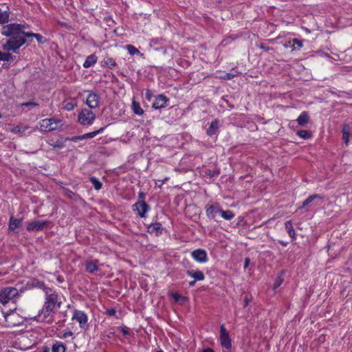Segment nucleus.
Listing matches in <instances>:
<instances>
[{
  "mask_svg": "<svg viewBox=\"0 0 352 352\" xmlns=\"http://www.w3.org/2000/svg\"><path fill=\"white\" fill-rule=\"evenodd\" d=\"M19 295V291L14 287H6L0 290V305H6Z\"/></svg>",
  "mask_w": 352,
  "mask_h": 352,
  "instance_id": "nucleus-5",
  "label": "nucleus"
},
{
  "mask_svg": "<svg viewBox=\"0 0 352 352\" xmlns=\"http://www.w3.org/2000/svg\"><path fill=\"white\" fill-rule=\"evenodd\" d=\"M10 221H12V220H15V219L13 218V217H12V216H11V217H10Z\"/></svg>",
  "mask_w": 352,
  "mask_h": 352,
  "instance_id": "nucleus-64",
  "label": "nucleus"
},
{
  "mask_svg": "<svg viewBox=\"0 0 352 352\" xmlns=\"http://www.w3.org/2000/svg\"><path fill=\"white\" fill-rule=\"evenodd\" d=\"M24 107H38V104L34 102H27L22 104Z\"/></svg>",
  "mask_w": 352,
  "mask_h": 352,
  "instance_id": "nucleus-47",
  "label": "nucleus"
},
{
  "mask_svg": "<svg viewBox=\"0 0 352 352\" xmlns=\"http://www.w3.org/2000/svg\"><path fill=\"white\" fill-rule=\"evenodd\" d=\"M97 62V57L95 54L89 55V67L92 66Z\"/></svg>",
  "mask_w": 352,
  "mask_h": 352,
  "instance_id": "nucleus-43",
  "label": "nucleus"
},
{
  "mask_svg": "<svg viewBox=\"0 0 352 352\" xmlns=\"http://www.w3.org/2000/svg\"><path fill=\"white\" fill-rule=\"evenodd\" d=\"M60 121L56 120L53 118H45L39 122L40 130L44 132H49L58 129L60 126Z\"/></svg>",
  "mask_w": 352,
  "mask_h": 352,
  "instance_id": "nucleus-6",
  "label": "nucleus"
},
{
  "mask_svg": "<svg viewBox=\"0 0 352 352\" xmlns=\"http://www.w3.org/2000/svg\"><path fill=\"white\" fill-rule=\"evenodd\" d=\"M33 285L36 287L41 288L44 290V288L46 287L43 282L40 281L38 280H33Z\"/></svg>",
  "mask_w": 352,
  "mask_h": 352,
  "instance_id": "nucleus-36",
  "label": "nucleus"
},
{
  "mask_svg": "<svg viewBox=\"0 0 352 352\" xmlns=\"http://www.w3.org/2000/svg\"><path fill=\"white\" fill-rule=\"evenodd\" d=\"M173 298L175 300H179V296L177 294H175L173 296Z\"/></svg>",
  "mask_w": 352,
  "mask_h": 352,
  "instance_id": "nucleus-59",
  "label": "nucleus"
},
{
  "mask_svg": "<svg viewBox=\"0 0 352 352\" xmlns=\"http://www.w3.org/2000/svg\"><path fill=\"white\" fill-rule=\"evenodd\" d=\"M63 109L67 111H72L74 109L75 107L77 106V102L76 99L67 98L65 99L63 102Z\"/></svg>",
  "mask_w": 352,
  "mask_h": 352,
  "instance_id": "nucleus-19",
  "label": "nucleus"
},
{
  "mask_svg": "<svg viewBox=\"0 0 352 352\" xmlns=\"http://www.w3.org/2000/svg\"><path fill=\"white\" fill-rule=\"evenodd\" d=\"M324 196L319 194H314L309 196L303 201L298 209L301 210L305 208L307 210H311L318 207H320L324 203Z\"/></svg>",
  "mask_w": 352,
  "mask_h": 352,
  "instance_id": "nucleus-4",
  "label": "nucleus"
},
{
  "mask_svg": "<svg viewBox=\"0 0 352 352\" xmlns=\"http://www.w3.org/2000/svg\"><path fill=\"white\" fill-rule=\"evenodd\" d=\"M104 20L109 27H112L115 23L114 21L111 17H106Z\"/></svg>",
  "mask_w": 352,
  "mask_h": 352,
  "instance_id": "nucleus-48",
  "label": "nucleus"
},
{
  "mask_svg": "<svg viewBox=\"0 0 352 352\" xmlns=\"http://www.w3.org/2000/svg\"><path fill=\"white\" fill-rule=\"evenodd\" d=\"M24 28L25 25L19 23H10L2 27L1 34L10 37L4 49L8 52H16L26 43L27 32L24 31Z\"/></svg>",
  "mask_w": 352,
  "mask_h": 352,
  "instance_id": "nucleus-1",
  "label": "nucleus"
},
{
  "mask_svg": "<svg viewBox=\"0 0 352 352\" xmlns=\"http://www.w3.org/2000/svg\"><path fill=\"white\" fill-rule=\"evenodd\" d=\"M191 255L192 257L199 263H206L208 261L207 253L204 250H195L192 252Z\"/></svg>",
  "mask_w": 352,
  "mask_h": 352,
  "instance_id": "nucleus-11",
  "label": "nucleus"
},
{
  "mask_svg": "<svg viewBox=\"0 0 352 352\" xmlns=\"http://www.w3.org/2000/svg\"><path fill=\"white\" fill-rule=\"evenodd\" d=\"M83 66L85 67V68H87L88 67V57H87L83 63Z\"/></svg>",
  "mask_w": 352,
  "mask_h": 352,
  "instance_id": "nucleus-56",
  "label": "nucleus"
},
{
  "mask_svg": "<svg viewBox=\"0 0 352 352\" xmlns=\"http://www.w3.org/2000/svg\"><path fill=\"white\" fill-rule=\"evenodd\" d=\"M104 128L102 127V128L99 129L98 130H96V131H94L92 132H89V139L96 137L98 134L102 133L104 131Z\"/></svg>",
  "mask_w": 352,
  "mask_h": 352,
  "instance_id": "nucleus-37",
  "label": "nucleus"
},
{
  "mask_svg": "<svg viewBox=\"0 0 352 352\" xmlns=\"http://www.w3.org/2000/svg\"><path fill=\"white\" fill-rule=\"evenodd\" d=\"M351 135H350V134L342 133V140L346 146L349 145V138H350Z\"/></svg>",
  "mask_w": 352,
  "mask_h": 352,
  "instance_id": "nucleus-41",
  "label": "nucleus"
},
{
  "mask_svg": "<svg viewBox=\"0 0 352 352\" xmlns=\"http://www.w3.org/2000/svg\"><path fill=\"white\" fill-rule=\"evenodd\" d=\"M206 214L209 219L221 217L225 220H230L234 217V214L230 210H223L218 202L210 201L205 206Z\"/></svg>",
  "mask_w": 352,
  "mask_h": 352,
  "instance_id": "nucleus-3",
  "label": "nucleus"
},
{
  "mask_svg": "<svg viewBox=\"0 0 352 352\" xmlns=\"http://www.w3.org/2000/svg\"><path fill=\"white\" fill-rule=\"evenodd\" d=\"M280 243L283 245H284V246H286V245H287V243H285V242H283V241H280Z\"/></svg>",
  "mask_w": 352,
  "mask_h": 352,
  "instance_id": "nucleus-62",
  "label": "nucleus"
},
{
  "mask_svg": "<svg viewBox=\"0 0 352 352\" xmlns=\"http://www.w3.org/2000/svg\"><path fill=\"white\" fill-rule=\"evenodd\" d=\"M285 228L287 230V232L289 235V236L292 239H295V231L293 228L292 221H286L285 223Z\"/></svg>",
  "mask_w": 352,
  "mask_h": 352,
  "instance_id": "nucleus-30",
  "label": "nucleus"
},
{
  "mask_svg": "<svg viewBox=\"0 0 352 352\" xmlns=\"http://www.w3.org/2000/svg\"><path fill=\"white\" fill-rule=\"evenodd\" d=\"M293 44V42H292V40L286 42L285 44H283V46L285 47V48H291V51L292 52H294L296 48L294 47V45H292Z\"/></svg>",
  "mask_w": 352,
  "mask_h": 352,
  "instance_id": "nucleus-42",
  "label": "nucleus"
},
{
  "mask_svg": "<svg viewBox=\"0 0 352 352\" xmlns=\"http://www.w3.org/2000/svg\"><path fill=\"white\" fill-rule=\"evenodd\" d=\"M119 329L124 336H128L129 334V329L126 327H120Z\"/></svg>",
  "mask_w": 352,
  "mask_h": 352,
  "instance_id": "nucleus-49",
  "label": "nucleus"
},
{
  "mask_svg": "<svg viewBox=\"0 0 352 352\" xmlns=\"http://www.w3.org/2000/svg\"><path fill=\"white\" fill-rule=\"evenodd\" d=\"M309 120V117L307 111H302L298 117L296 121L298 125L304 126Z\"/></svg>",
  "mask_w": 352,
  "mask_h": 352,
  "instance_id": "nucleus-20",
  "label": "nucleus"
},
{
  "mask_svg": "<svg viewBox=\"0 0 352 352\" xmlns=\"http://www.w3.org/2000/svg\"><path fill=\"white\" fill-rule=\"evenodd\" d=\"M72 320H76L80 327H83L86 324L87 316L83 311L76 310L73 314Z\"/></svg>",
  "mask_w": 352,
  "mask_h": 352,
  "instance_id": "nucleus-14",
  "label": "nucleus"
},
{
  "mask_svg": "<svg viewBox=\"0 0 352 352\" xmlns=\"http://www.w3.org/2000/svg\"><path fill=\"white\" fill-rule=\"evenodd\" d=\"M235 76L234 74L227 73L221 78L223 80H232Z\"/></svg>",
  "mask_w": 352,
  "mask_h": 352,
  "instance_id": "nucleus-46",
  "label": "nucleus"
},
{
  "mask_svg": "<svg viewBox=\"0 0 352 352\" xmlns=\"http://www.w3.org/2000/svg\"><path fill=\"white\" fill-rule=\"evenodd\" d=\"M186 274L194 278L195 280H204L205 278V276H204V274L203 273V272L200 271V270H188L186 271Z\"/></svg>",
  "mask_w": 352,
  "mask_h": 352,
  "instance_id": "nucleus-15",
  "label": "nucleus"
},
{
  "mask_svg": "<svg viewBox=\"0 0 352 352\" xmlns=\"http://www.w3.org/2000/svg\"><path fill=\"white\" fill-rule=\"evenodd\" d=\"M116 60L111 57H107L104 60V65L109 69H113L116 66Z\"/></svg>",
  "mask_w": 352,
  "mask_h": 352,
  "instance_id": "nucleus-27",
  "label": "nucleus"
},
{
  "mask_svg": "<svg viewBox=\"0 0 352 352\" xmlns=\"http://www.w3.org/2000/svg\"><path fill=\"white\" fill-rule=\"evenodd\" d=\"M44 292L45 294V301L41 313L45 318H47L54 309L60 307L61 301L57 293L52 292V289L45 287Z\"/></svg>",
  "mask_w": 352,
  "mask_h": 352,
  "instance_id": "nucleus-2",
  "label": "nucleus"
},
{
  "mask_svg": "<svg viewBox=\"0 0 352 352\" xmlns=\"http://www.w3.org/2000/svg\"><path fill=\"white\" fill-rule=\"evenodd\" d=\"M249 302H250V298H248V296L246 295L245 296V298H244V307H246L248 306V305L249 304Z\"/></svg>",
  "mask_w": 352,
  "mask_h": 352,
  "instance_id": "nucleus-54",
  "label": "nucleus"
},
{
  "mask_svg": "<svg viewBox=\"0 0 352 352\" xmlns=\"http://www.w3.org/2000/svg\"><path fill=\"white\" fill-rule=\"evenodd\" d=\"M63 194L69 199H73L75 196V194L72 191L65 188L63 189Z\"/></svg>",
  "mask_w": 352,
  "mask_h": 352,
  "instance_id": "nucleus-38",
  "label": "nucleus"
},
{
  "mask_svg": "<svg viewBox=\"0 0 352 352\" xmlns=\"http://www.w3.org/2000/svg\"><path fill=\"white\" fill-rule=\"evenodd\" d=\"M84 102L88 105V98H87L85 100H84Z\"/></svg>",
  "mask_w": 352,
  "mask_h": 352,
  "instance_id": "nucleus-61",
  "label": "nucleus"
},
{
  "mask_svg": "<svg viewBox=\"0 0 352 352\" xmlns=\"http://www.w3.org/2000/svg\"><path fill=\"white\" fill-rule=\"evenodd\" d=\"M10 8L6 4L0 5V23H8L10 18Z\"/></svg>",
  "mask_w": 352,
  "mask_h": 352,
  "instance_id": "nucleus-12",
  "label": "nucleus"
},
{
  "mask_svg": "<svg viewBox=\"0 0 352 352\" xmlns=\"http://www.w3.org/2000/svg\"><path fill=\"white\" fill-rule=\"evenodd\" d=\"M138 197H139V200L144 201L145 197H146V195L143 192H140Z\"/></svg>",
  "mask_w": 352,
  "mask_h": 352,
  "instance_id": "nucleus-51",
  "label": "nucleus"
},
{
  "mask_svg": "<svg viewBox=\"0 0 352 352\" xmlns=\"http://www.w3.org/2000/svg\"><path fill=\"white\" fill-rule=\"evenodd\" d=\"M292 42H293L292 45L294 46L295 45H296L298 50L303 47V40H299L295 38L292 39Z\"/></svg>",
  "mask_w": 352,
  "mask_h": 352,
  "instance_id": "nucleus-35",
  "label": "nucleus"
},
{
  "mask_svg": "<svg viewBox=\"0 0 352 352\" xmlns=\"http://www.w3.org/2000/svg\"><path fill=\"white\" fill-rule=\"evenodd\" d=\"M95 114H94L91 111H89V124L91 123V120L95 119Z\"/></svg>",
  "mask_w": 352,
  "mask_h": 352,
  "instance_id": "nucleus-53",
  "label": "nucleus"
},
{
  "mask_svg": "<svg viewBox=\"0 0 352 352\" xmlns=\"http://www.w3.org/2000/svg\"><path fill=\"white\" fill-rule=\"evenodd\" d=\"M283 283V279L280 277H277L274 284V289L278 287Z\"/></svg>",
  "mask_w": 352,
  "mask_h": 352,
  "instance_id": "nucleus-45",
  "label": "nucleus"
},
{
  "mask_svg": "<svg viewBox=\"0 0 352 352\" xmlns=\"http://www.w3.org/2000/svg\"><path fill=\"white\" fill-rule=\"evenodd\" d=\"M220 341L221 345L223 348L227 350H230L232 348V342L230 338L229 332L225 328L223 324L220 327Z\"/></svg>",
  "mask_w": 352,
  "mask_h": 352,
  "instance_id": "nucleus-8",
  "label": "nucleus"
},
{
  "mask_svg": "<svg viewBox=\"0 0 352 352\" xmlns=\"http://www.w3.org/2000/svg\"><path fill=\"white\" fill-rule=\"evenodd\" d=\"M202 352H214V351L211 348L204 349Z\"/></svg>",
  "mask_w": 352,
  "mask_h": 352,
  "instance_id": "nucleus-55",
  "label": "nucleus"
},
{
  "mask_svg": "<svg viewBox=\"0 0 352 352\" xmlns=\"http://www.w3.org/2000/svg\"><path fill=\"white\" fill-rule=\"evenodd\" d=\"M342 133L352 135V125L351 124H344L342 126Z\"/></svg>",
  "mask_w": 352,
  "mask_h": 352,
  "instance_id": "nucleus-33",
  "label": "nucleus"
},
{
  "mask_svg": "<svg viewBox=\"0 0 352 352\" xmlns=\"http://www.w3.org/2000/svg\"><path fill=\"white\" fill-rule=\"evenodd\" d=\"M6 326L9 327H15L21 323V319L17 314L10 310L9 312L3 313Z\"/></svg>",
  "mask_w": 352,
  "mask_h": 352,
  "instance_id": "nucleus-7",
  "label": "nucleus"
},
{
  "mask_svg": "<svg viewBox=\"0 0 352 352\" xmlns=\"http://www.w3.org/2000/svg\"><path fill=\"white\" fill-rule=\"evenodd\" d=\"M78 122L82 124H88V110L84 109L78 115Z\"/></svg>",
  "mask_w": 352,
  "mask_h": 352,
  "instance_id": "nucleus-23",
  "label": "nucleus"
},
{
  "mask_svg": "<svg viewBox=\"0 0 352 352\" xmlns=\"http://www.w3.org/2000/svg\"><path fill=\"white\" fill-rule=\"evenodd\" d=\"M66 346L60 341H56L52 347V352H65Z\"/></svg>",
  "mask_w": 352,
  "mask_h": 352,
  "instance_id": "nucleus-21",
  "label": "nucleus"
},
{
  "mask_svg": "<svg viewBox=\"0 0 352 352\" xmlns=\"http://www.w3.org/2000/svg\"><path fill=\"white\" fill-rule=\"evenodd\" d=\"M28 129V126L23 125H17L11 129V132L14 134H22Z\"/></svg>",
  "mask_w": 352,
  "mask_h": 352,
  "instance_id": "nucleus-26",
  "label": "nucleus"
},
{
  "mask_svg": "<svg viewBox=\"0 0 352 352\" xmlns=\"http://www.w3.org/2000/svg\"><path fill=\"white\" fill-rule=\"evenodd\" d=\"M126 49L127 50L128 52L130 55H135V54H141L143 55V54L140 53V51L133 45H127L126 46Z\"/></svg>",
  "mask_w": 352,
  "mask_h": 352,
  "instance_id": "nucleus-31",
  "label": "nucleus"
},
{
  "mask_svg": "<svg viewBox=\"0 0 352 352\" xmlns=\"http://www.w3.org/2000/svg\"><path fill=\"white\" fill-rule=\"evenodd\" d=\"M89 182L93 184L96 190H100L102 187V182L95 177H89Z\"/></svg>",
  "mask_w": 352,
  "mask_h": 352,
  "instance_id": "nucleus-28",
  "label": "nucleus"
},
{
  "mask_svg": "<svg viewBox=\"0 0 352 352\" xmlns=\"http://www.w3.org/2000/svg\"><path fill=\"white\" fill-rule=\"evenodd\" d=\"M106 313L109 316H114L116 314V311L115 309L111 308V309H107Z\"/></svg>",
  "mask_w": 352,
  "mask_h": 352,
  "instance_id": "nucleus-50",
  "label": "nucleus"
},
{
  "mask_svg": "<svg viewBox=\"0 0 352 352\" xmlns=\"http://www.w3.org/2000/svg\"><path fill=\"white\" fill-rule=\"evenodd\" d=\"M131 108L135 114L138 115V116L143 115L144 110L140 107V104L138 102H137L135 100H133L132 104H131Z\"/></svg>",
  "mask_w": 352,
  "mask_h": 352,
  "instance_id": "nucleus-25",
  "label": "nucleus"
},
{
  "mask_svg": "<svg viewBox=\"0 0 352 352\" xmlns=\"http://www.w3.org/2000/svg\"><path fill=\"white\" fill-rule=\"evenodd\" d=\"M86 270H88V263L85 264Z\"/></svg>",
  "mask_w": 352,
  "mask_h": 352,
  "instance_id": "nucleus-63",
  "label": "nucleus"
},
{
  "mask_svg": "<svg viewBox=\"0 0 352 352\" xmlns=\"http://www.w3.org/2000/svg\"><path fill=\"white\" fill-rule=\"evenodd\" d=\"M25 36H27V38L34 37L36 39L38 43L39 44H43L47 41L43 35L37 33L27 32V34H25Z\"/></svg>",
  "mask_w": 352,
  "mask_h": 352,
  "instance_id": "nucleus-22",
  "label": "nucleus"
},
{
  "mask_svg": "<svg viewBox=\"0 0 352 352\" xmlns=\"http://www.w3.org/2000/svg\"><path fill=\"white\" fill-rule=\"evenodd\" d=\"M169 102V98L164 94L157 95L152 104V107L155 109H161L166 107Z\"/></svg>",
  "mask_w": 352,
  "mask_h": 352,
  "instance_id": "nucleus-10",
  "label": "nucleus"
},
{
  "mask_svg": "<svg viewBox=\"0 0 352 352\" xmlns=\"http://www.w3.org/2000/svg\"><path fill=\"white\" fill-rule=\"evenodd\" d=\"M168 180V177H165L164 179L162 180L161 185L159 186L160 188L162 187V186L165 184Z\"/></svg>",
  "mask_w": 352,
  "mask_h": 352,
  "instance_id": "nucleus-57",
  "label": "nucleus"
},
{
  "mask_svg": "<svg viewBox=\"0 0 352 352\" xmlns=\"http://www.w3.org/2000/svg\"><path fill=\"white\" fill-rule=\"evenodd\" d=\"M145 98L148 101H151L153 98V93L150 89H147L145 92Z\"/></svg>",
  "mask_w": 352,
  "mask_h": 352,
  "instance_id": "nucleus-44",
  "label": "nucleus"
},
{
  "mask_svg": "<svg viewBox=\"0 0 352 352\" xmlns=\"http://www.w3.org/2000/svg\"><path fill=\"white\" fill-rule=\"evenodd\" d=\"M16 58L15 56L12 55L8 52H4L0 51V60L6 61L8 63H11L14 61Z\"/></svg>",
  "mask_w": 352,
  "mask_h": 352,
  "instance_id": "nucleus-24",
  "label": "nucleus"
},
{
  "mask_svg": "<svg viewBox=\"0 0 352 352\" xmlns=\"http://www.w3.org/2000/svg\"><path fill=\"white\" fill-rule=\"evenodd\" d=\"M150 207L145 201L139 200L133 205V210L137 211L140 217L144 218L145 214L149 210Z\"/></svg>",
  "mask_w": 352,
  "mask_h": 352,
  "instance_id": "nucleus-9",
  "label": "nucleus"
},
{
  "mask_svg": "<svg viewBox=\"0 0 352 352\" xmlns=\"http://www.w3.org/2000/svg\"><path fill=\"white\" fill-rule=\"evenodd\" d=\"M219 122L217 119H215L211 122L210 126L206 131L208 135L212 136L216 134L219 128Z\"/></svg>",
  "mask_w": 352,
  "mask_h": 352,
  "instance_id": "nucleus-18",
  "label": "nucleus"
},
{
  "mask_svg": "<svg viewBox=\"0 0 352 352\" xmlns=\"http://www.w3.org/2000/svg\"><path fill=\"white\" fill-rule=\"evenodd\" d=\"M47 221H32L30 223L28 226L27 229L28 230H42L44 226L46 225V223Z\"/></svg>",
  "mask_w": 352,
  "mask_h": 352,
  "instance_id": "nucleus-17",
  "label": "nucleus"
},
{
  "mask_svg": "<svg viewBox=\"0 0 352 352\" xmlns=\"http://www.w3.org/2000/svg\"><path fill=\"white\" fill-rule=\"evenodd\" d=\"M196 281H197V280H194L190 281V282L189 283V286H190V287H193V286H195V282H196Z\"/></svg>",
  "mask_w": 352,
  "mask_h": 352,
  "instance_id": "nucleus-58",
  "label": "nucleus"
},
{
  "mask_svg": "<svg viewBox=\"0 0 352 352\" xmlns=\"http://www.w3.org/2000/svg\"><path fill=\"white\" fill-rule=\"evenodd\" d=\"M296 135L304 140L309 139L311 137V132L307 130H299L296 132Z\"/></svg>",
  "mask_w": 352,
  "mask_h": 352,
  "instance_id": "nucleus-29",
  "label": "nucleus"
},
{
  "mask_svg": "<svg viewBox=\"0 0 352 352\" xmlns=\"http://www.w3.org/2000/svg\"><path fill=\"white\" fill-rule=\"evenodd\" d=\"M147 226V232L151 234H155L156 236L162 234L163 228L162 227V224L159 222L151 223Z\"/></svg>",
  "mask_w": 352,
  "mask_h": 352,
  "instance_id": "nucleus-13",
  "label": "nucleus"
},
{
  "mask_svg": "<svg viewBox=\"0 0 352 352\" xmlns=\"http://www.w3.org/2000/svg\"><path fill=\"white\" fill-rule=\"evenodd\" d=\"M73 336V333L70 331H66V332H63V333H61L58 337L60 338H62V339H65V338H67L69 337H72Z\"/></svg>",
  "mask_w": 352,
  "mask_h": 352,
  "instance_id": "nucleus-39",
  "label": "nucleus"
},
{
  "mask_svg": "<svg viewBox=\"0 0 352 352\" xmlns=\"http://www.w3.org/2000/svg\"><path fill=\"white\" fill-rule=\"evenodd\" d=\"M98 270V266L95 263L89 262V273H94Z\"/></svg>",
  "mask_w": 352,
  "mask_h": 352,
  "instance_id": "nucleus-40",
  "label": "nucleus"
},
{
  "mask_svg": "<svg viewBox=\"0 0 352 352\" xmlns=\"http://www.w3.org/2000/svg\"><path fill=\"white\" fill-rule=\"evenodd\" d=\"M21 225V221H10L9 230L13 232H17L16 229Z\"/></svg>",
  "mask_w": 352,
  "mask_h": 352,
  "instance_id": "nucleus-32",
  "label": "nucleus"
},
{
  "mask_svg": "<svg viewBox=\"0 0 352 352\" xmlns=\"http://www.w3.org/2000/svg\"><path fill=\"white\" fill-rule=\"evenodd\" d=\"M250 263V258H245L244 261V268H247Z\"/></svg>",
  "mask_w": 352,
  "mask_h": 352,
  "instance_id": "nucleus-52",
  "label": "nucleus"
},
{
  "mask_svg": "<svg viewBox=\"0 0 352 352\" xmlns=\"http://www.w3.org/2000/svg\"><path fill=\"white\" fill-rule=\"evenodd\" d=\"M43 352H50V349L48 347H45Z\"/></svg>",
  "mask_w": 352,
  "mask_h": 352,
  "instance_id": "nucleus-60",
  "label": "nucleus"
},
{
  "mask_svg": "<svg viewBox=\"0 0 352 352\" xmlns=\"http://www.w3.org/2000/svg\"><path fill=\"white\" fill-rule=\"evenodd\" d=\"M100 103V96L95 94L89 92V109H95L98 107Z\"/></svg>",
  "mask_w": 352,
  "mask_h": 352,
  "instance_id": "nucleus-16",
  "label": "nucleus"
},
{
  "mask_svg": "<svg viewBox=\"0 0 352 352\" xmlns=\"http://www.w3.org/2000/svg\"><path fill=\"white\" fill-rule=\"evenodd\" d=\"M87 138H88V133H85L82 135L73 136L71 138L70 140L72 142H77L80 140H82L84 139H87Z\"/></svg>",
  "mask_w": 352,
  "mask_h": 352,
  "instance_id": "nucleus-34",
  "label": "nucleus"
}]
</instances>
